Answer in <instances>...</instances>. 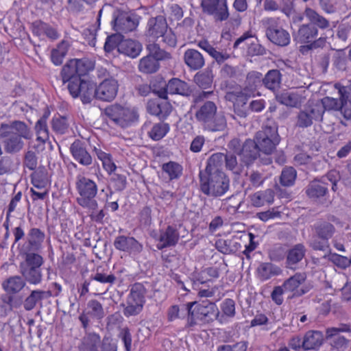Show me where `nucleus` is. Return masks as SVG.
<instances>
[{
    "mask_svg": "<svg viewBox=\"0 0 351 351\" xmlns=\"http://www.w3.org/2000/svg\"><path fill=\"white\" fill-rule=\"evenodd\" d=\"M307 22L301 24L294 35V40L308 50L323 48L326 43V38L319 36V30L331 28L330 21L315 9L306 7Z\"/></svg>",
    "mask_w": 351,
    "mask_h": 351,
    "instance_id": "1",
    "label": "nucleus"
},
{
    "mask_svg": "<svg viewBox=\"0 0 351 351\" xmlns=\"http://www.w3.org/2000/svg\"><path fill=\"white\" fill-rule=\"evenodd\" d=\"M32 136L30 128L23 121L15 120L0 125V139L8 154L20 152L25 146L23 139L30 140Z\"/></svg>",
    "mask_w": 351,
    "mask_h": 351,
    "instance_id": "2",
    "label": "nucleus"
},
{
    "mask_svg": "<svg viewBox=\"0 0 351 351\" xmlns=\"http://www.w3.org/2000/svg\"><path fill=\"white\" fill-rule=\"evenodd\" d=\"M195 118L202 128L208 132H221L227 128L223 112H217V107L212 101H205L195 113Z\"/></svg>",
    "mask_w": 351,
    "mask_h": 351,
    "instance_id": "3",
    "label": "nucleus"
},
{
    "mask_svg": "<svg viewBox=\"0 0 351 351\" xmlns=\"http://www.w3.org/2000/svg\"><path fill=\"white\" fill-rule=\"evenodd\" d=\"M202 193L213 198L224 195L230 189V178L225 173H199Z\"/></svg>",
    "mask_w": 351,
    "mask_h": 351,
    "instance_id": "4",
    "label": "nucleus"
},
{
    "mask_svg": "<svg viewBox=\"0 0 351 351\" xmlns=\"http://www.w3.org/2000/svg\"><path fill=\"white\" fill-rule=\"evenodd\" d=\"M108 122L121 128H126L137 122L139 114L135 107H128L119 104L107 106L103 112Z\"/></svg>",
    "mask_w": 351,
    "mask_h": 351,
    "instance_id": "5",
    "label": "nucleus"
},
{
    "mask_svg": "<svg viewBox=\"0 0 351 351\" xmlns=\"http://www.w3.org/2000/svg\"><path fill=\"white\" fill-rule=\"evenodd\" d=\"M63 84L73 98L80 97L83 104H90L94 99L95 83L88 77L60 75Z\"/></svg>",
    "mask_w": 351,
    "mask_h": 351,
    "instance_id": "6",
    "label": "nucleus"
},
{
    "mask_svg": "<svg viewBox=\"0 0 351 351\" xmlns=\"http://www.w3.org/2000/svg\"><path fill=\"white\" fill-rule=\"evenodd\" d=\"M75 188L78 193L76 202L80 206L88 210L97 208L98 202L95 197L98 186L94 180L84 176H78L76 178Z\"/></svg>",
    "mask_w": 351,
    "mask_h": 351,
    "instance_id": "7",
    "label": "nucleus"
},
{
    "mask_svg": "<svg viewBox=\"0 0 351 351\" xmlns=\"http://www.w3.org/2000/svg\"><path fill=\"white\" fill-rule=\"evenodd\" d=\"M43 258L36 253H27L23 262L19 265L20 273L24 280L30 285H38L43 279L41 266Z\"/></svg>",
    "mask_w": 351,
    "mask_h": 351,
    "instance_id": "8",
    "label": "nucleus"
},
{
    "mask_svg": "<svg viewBox=\"0 0 351 351\" xmlns=\"http://www.w3.org/2000/svg\"><path fill=\"white\" fill-rule=\"evenodd\" d=\"M253 141L261 152L267 155L272 154L280 141L277 125L274 123L265 125L261 130L256 132Z\"/></svg>",
    "mask_w": 351,
    "mask_h": 351,
    "instance_id": "9",
    "label": "nucleus"
},
{
    "mask_svg": "<svg viewBox=\"0 0 351 351\" xmlns=\"http://www.w3.org/2000/svg\"><path fill=\"white\" fill-rule=\"evenodd\" d=\"M265 28V35L274 45L280 47L287 46L290 43L289 33L280 24L277 19L267 18L263 21Z\"/></svg>",
    "mask_w": 351,
    "mask_h": 351,
    "instance_id": "10",
    "label": "nucleus"
},
{
    "mask_svg": "<svg viewBox=\"0 0 351 351\" xmlns=\"http://www.w3.org/2000/svg\"><path fill=\"white\" fill-rule=\"evenodd\" d=\"M322 108L317 106L315 102L308 103L300 110L296 117L295 125L301 128L311 126L314 122H322L323 120Z\"/></svg>",
    "mask_w": 351,
    "mask_h": 351,
    "instance_id": "11",
    "label": "nucleus"
},
{
    "mask_svg": "<svg viewBox=\"0 0 351 351\" xmlns=\"http://www.w3.org/2000/svg\"><path fill=\"white\" fill-rule=\"evenodd\" d=\"M155 94L160 98L167 99V94H178L182 96H189L191 90L189 84L178 78L171 79L167 84L162 82L161 87L158 89H154Z\"/></svg>",
    "mask_w": 351,
    "mask_h": 351,
    "instance_id": "12",
    "label": "nucleus"
},
{
    "mask_svg": "<svg viewBox=\"0 0 351 351\" xmlns=\"http://www.w3.org/2000/svg\"><path fill=\"white\" fill-rule=\"evenodd\" d=\"M94 67V62L88 58L70 60L62 67L60 75L88 77L86 75Z\"/></svg>",
    "mask_w": 351,
    "mask_h": 351,
    "instance_id": "13",
    "label": "nucleus"
},
{
    "mask_svg": "<svg viewBox=\"0 0 351 351\" xmlns=\"http://www.w3.org/2000/svg\"><path fill=\"white\" fill-rule=\"evenodd\" d=\"M112 29L119 34H126L136 29L138 21L127 12L116 10L111 21Z\"/></svg>",
    "mask_w": 351,
    "mask_h": 351,
    "instance_id": "14",
    "label": "nucleus"
},
{
    "mask_svg": "<svg viewBox=\"0 0 351 351\" xmlns=\"http://www.w3.org/2000/svg\"><path fill=\"white\" fill-rule=\"evenodd\" d=\"M119 89L118 81L113 77L104 79L99 86L95 84L94 98L110 102L117 96Z\"/></svg>",
    "mask_w": 351,
    "mask_h": 351,
    "instance_id": "15",
    "label": "nucleus"
},
{
    "mask_svg": "<svg viewBox=\"0 0 351 351\" xmlns=\"http://www.w3.org/2000/svg\"><path fill=\"white\" fill-rule=\"evenodd\" d=\"M113 245L120 252L128 253L135 257L138 256L143 250V245L134 237L119 235L114 238Z\"/></svg>",
    "mask_w": 351,
    "mask_h": 351,
    "instance_id": "16",
    "label": "nucleus"
},
{
    "mask_svg": "<svg viewBox=\"0 0 351 351\" xmlns=\"http://www.w3.org/2000/svg\"><path fill=\"white\" fill-rule=\"evenodd\" d=\"M201 7L204 13L213 16L216 21H226L229 16L226 1L220 3V0H202Z\"/></svg>",
    "mask_w": 351,
    "mask_h": 351,
    "instance_id": "17",
    "label": "nucleus"
},
{
    "mask_svg": "<svg viewBox=\"0 0 351 351\" xmlns=\"http://www.w3.org/2000/svg\"><path fill=\"white\" fill-rule=\"evenodd\" d=\"M105 316L102 304L97 300H90L87 303L86 309L79 316L82 327L86 329L89 326L90 318L101 319Z\"/></svg>",
    "mask_w": 351,
    "mask_h": 351,
    "instance_id": "18",
    "label": "nucleus"
},
{
    "mask_svg": "<svg viewBox=\"0 0 351 351\" xmlns=\"http://www.w3.org/2000/svg\"><path fill=\"white\" fill-rule=\"evenodd\" d=\"M261 150L256 144L255 141L248 138L242 144V149L239 153L241 161L245 165L249 166L260 157Z\"/></svg>",
    "mask_w": 351,
    "mask_h": 351,
    "instance_id": "19",
    "label": "nucleus"
},
{
    "mask_svg": "<svg viewBox=\"0 0 351 351\" xmlns=\"http://www.w3.org/2000/svg\"><path fill=\"white\" fill-rule=\"evenodd\" d=\"M70 152L73 158L80 165L89 166L93 162V158L86 149L85 142L76 139L70 146Z\"/></svg>",
    "mask_w": 351,
    "mask_h": 351,
    "instance_id": "20",
    "label": "nucleus"
},
{
    "mask_svg": "<svg viewBox=\"0 0 351 351\" xmlns=\"http://www.w3.org/2000/svg\"><path fill=\"white\" fill-rule=\"evenodd\" d=\"M90 278L93 283L95 282L99 284L98 290L101 291V293L108 291L117 281V277L114 274L111 272H105L104 269L99 268H97ZM97 294H101V293Z\"/></svg>",
    "mask_w": 351,
    "mask_h": 351,
    "instance_id": "21",
    "label": "nucleus"
},
{
    "mask_svg": "<svg viewBox=\"0 0 351 351\" xmlns=\"http://www.w3.org/2000/svg\"><path fill=\"white\" fill-rule=\"evenodd\" d=\"M167 20L163 16H157L150 18L147 24V34L153 38H160L162 34L167 30Z\"/></svg>",
    "mask_w": 351,
    "mask_h": 351,
    "instance_id": "22",
    "label": "nucleus"
},
{
    "mask_svg": "<svg viewBox=\"0 0 351 351\" xmlns=\"http://www.w3.org/2000/svg\"><path fill=\"white\" fill-rule=\"evenodd\" d=\"M306 276L304 273H296L293 276L287 279L282 287L284 288L285 292H293L294 296H301L306 293L308 290L304 288L298 289L299 287L305 281Z\"/></svg>",
    "mask_w": 351,
    "mask_h": 351,
    "instance_id": "23",
    "label": "nucleus"
},
{
    "mask_svg": "<svg viewBox=\"0 0 351 351\" xmlns=\"http://www.w3.org/2000/svg\"><path fill=\"white\" fill-rule=\"evenodd\" d=\"M263 85V75L261 73L252 71L247 73L244 86L243 94L247 97L254 95L255 92Z\"/></svg>",
    "mask_w": 351,
    "mask_h": 351,
    "instance_id": "24",
    "label": "nucleus"
},
{
    "mask_svg": "<svg viewBox=\"0 0 351 351\" xmlns=\"http://www.w3.org/2000/svg\"><path fill=\"white\" fill-rule=\"evenodd\" d=\"M197 306L200 317V321L209 323L215 320L219 315V310L214 302L208 300L197 303Z\"/></svg>",
    "mask_w": 351,
    "mask_h": 351,
    "instance_id": "25",
    "label": "nucleus"
},
{
    "mask_svg": "<svg viewBox=\"0 0 351 351\" xmlns=\"http://www.w3.org/2000/svg\"><path fill=\"white\" fill-rule=\"evenodd\" d=\"M147 108L149 114L156 116L160 120H164L171 114L172 106L167 101H150Z\"/></svg>",
    "mask_w": 351,
    "mask_h": 351,
    "instance_id": "26",
    "label": "nucleus"
},
{
    "mask_svg": "<svg viewBox=\"0 0 351 351\" xmlns=\"http://www.w3.org/2000/svg\"><path fill=\"white\" fill-rule=\"evenodd\" d=\"M180 239V235L178 230L171 226H168L166 230L160 232L159 237V241L160 243L157 245L158 250L175 246Z\"/></svg>",
    "mask_w": 351,
    "mask_h": 351,
    "instance_id": "27",
    "label": "nucleus"
},
{
    "mask_svg": "<svg viewBox=\"0 0 351 351\" xmlns=\"http://www.w3.org/2000/svg\"><path fill=\"white\" fill-rule=\"evenodd\" d=\"M184 61L186 66L193 71L202 69L205 64L203 55L194 49H188L184 52Z\"/></svg>",
    "mask_w": 351,
    "mask_h": 351,
    "instance_id": "28",
    "label": "nucleus"
},
{
    "mask_svg": "<svg viewBox=\"0 0 351 351\" xmlns=\"http://www.w3.org/2000/svg\"><path fill=\"white\" fill-rule=\"evenodd\" d=\"M224 160H226L224 154L220 152L213 154L207 160L205 169L199 171V173H224L222 171Z\"/></svg>",
    "mask_w": 351,
    "mask_h": 351,
    "instance_id": "29",
    "label": "nucleus"
},
{
    "mask_svg": "<svg viewBox=\"0 0 351 351\" xmlns=\"http://www.w3.org/2000/svg\"><path fill=\"white\" fill-rule=\"evenodd\" d=\"M302 337L304 350H317L323 343V334L318 330H308Z\"/></svg>",
    "mask_w": 351,
    "mask_h": 351,
    "instance_id": "30",
    "label": "nucleus"
},
{
    "mask_svg": "<svg viewBox=\"0 0 351 351\" xmlns=\"http://www.w3.org/2000/svg\"><path fill=\"white\" fill-rule=\"evenodd\" d=\"M316 236L322 240L328 241L332 237L335 232V227L330 222L320 219L313 225Z\"/></svg>",
    "mask_w": 351,
    "mask_h": 351,
    "instance_id": "31",
    "label": "nucleus"
},
{
    "mask_svg": "<svg viewBox=\"0 0 351 351\" xmlns=\"http://www.w3.org/2000/svg\"><path fill=\"white\" fill-rule=\"evenodd\" d=\"M52 295L50 291L33 290L30 294L24 299V308L27 311H32L36 304L44 299H47Z\"/></svg>",
    "mask_w": 351,
    "mask_h": 351,
    "instance_id": "32",
    "label": "nucleus"
},
{
    "mask_svg": "<svg viewBox=\"0 0 351 351\" xmlns=\"http://www.w3.org/2000/svg\"><path fill=\"white\" fill-rule=\"evenodd\" d=\"M142 50L141 44L134 40H122L119 47V52L132 58H136Z\"/></svg>",
    "mask_w": 351,
    "mask_h": 351,
    "instance_id": "33",
    "label": "nucleus"
},
{
    "mask_svg": "<svg viewBox=\"0 0 351 351\" xmlns=\"http://www.w3.org/2000/svg\"><path fill=\"white\" fill-rule=\"evenodd\" d=\"M282 82V74L279 70H269L263 77V85L274 93L278 91Z\"/></svg>",
    "mask_w": 351,
    "mask_h": 351,
    "instance_id": "34",
    "label": "nucleus"
},
{
    "mask_svg": "<svg viewBox=\"0 0 351 351\" xmlns=\"http://www.w3.org/2000/svg\"><path fill=\"white\" fill-rule=\"evenodd\" d=\"M217 250L223 254H231L238 252L241 245L237 239H219L215 243Z\"/></svg>",
    "mask_w": 351,
    "mask_h": 351,
    "instance_id": "35",
    "label": "nucleus"
},
{
    "mask_svg": "<svg viewBox=\"0 0 351 351\" xmlns=\"http://www.w3.org/2000/svg\"><path fill=\"white\" fill-rule=\"evenodd\" d=\"M278 102L289 107H297L301 104V95L295 91H284L276 95Z\"/></svg>",
    "mask_w": 351,
    "mask_h": 351,
    "instance_id": "36",
    "label": "nucleus"
},
{
    "mask_svg": "<svg viewBox=\"0 0 351 351\" xmlns=\"http://www.w3.org/2000/svg\"><path fill=\"white\" fill-rule=\"evenodd\" d=\"M19 165V162L10 156H0V176H9L15 173Z\"/></svg>",
    "mask_w": 351,
    "mask_h": 351,
    "instance_id": "37",
    "label": "nucleus"
},
{
    "mask_svg": "<svg viewBox=\"0 0 351 351\" xmlns=\"http://www.w3.org/2000/svg\"><path fill=\"white\" fill-rule=\"evenodd\" d=\"M183 311H185V317H186V327L192 328L197 324L198 320L200 321L197 302L183 304Z\"/></svg>",
    "mask_w": 351,
    "mask_h": 351,
    "instance_id": "38",
    "label": "nucleus"
},
{
    "mask_svg": "<svg viewBox=\"0 0 351 351\" xmlns=\"http://www.w3.org/2000/svg\"><path fill=\"white\" fill-rule=\"evenodd\" d=\"M23 278L19 276H13L3 281L2 286L8 293H18L25 286Z\"/></svg>",
    "mask_w": 351,
    "mask_h": 351,
    "instance_id": "39",
    "label": "nucleus"
},
{
    "mask_svg": "<svg viewBox=\"0 0 351 351\" xmlns=\"http://www.w3.org/2000/svg\"><path fill=\"white\" fill-rule=\"evenodd\" d=\"M160 66V63L154 57L147 55L139 60L138 69L144 74H152L156 73Z\"/></svg>",
    "mask_w": 351,
    "mask_h": 351,
    "instance_id": "40",
    "label": "nucleus"
},
{
    "mask_svg": "<svg viewBox=\"0 0 351 351\" xmlns=\"http://www.w3.org/2000/svg\"><path fill=\"white\" fill-rule=\"evenodd\" d=\"M306 248L302 243L295 245L287 252V264L291 267L302 260L306 254Z\"/></svg>",
    "mask_w": 351,
    "mask_h": 351,
    "instance_id": "41",
    "label": "nucleus"
},
{
    "mask_svg": "<svg viewBox=\"0 0 351 351\" xmlns=\"http://www.w3.org/2000/svg\"><path fill=\"white\" fill-rule=\"evenodd\" d=\"M328 193V186L324 182L314 180L309 183L306 189V194L311 199L324 197Z\"/></svg>",
    "mask_w": 351,
    "mask_h": 351,
    "instance_id": "42",
    "label": "nucleus"
},
{
    "mask_svg": "<svg viewBox=\"0 0 351 351\" xmlns=\"http://www.w3.org/2000/svg\"><path fill=\"white\" fill-rule=\"evenodd\" d=\"M193 81L202 89L210 88L213 82V74L212 69L206 68L203 71L197 72L194 75Z\"/></svg>",
    "mask_w": 351,
    "mask_h": 351,
    "instance_id": "43",
    "label": "nucleus"
},
{
    "mask_svg": "<svg viewBox=\"0 0 351 351\" xmlns=\"http://www.w3.org/2000/svg\"><path fill=\"white\" fill-rule=\"evenodd\" d=\"M145 293L146 289L144 285L142 283L136 282L132 285L127 300L143 306L145 302Z\"/></svg>",
    "mask_w": 351,
    "mask_h": 351,
    "instance_id": "44",
    "label": "nucleus"
},
{
    "mask_svg": "<svg viewBox=\"0 0 351 351\" xmlns=\"http://www.w3.org/2000/svg\"><path fill=\"white\" fill-rule=\"evenodd\" d=\"M100 342L99 335L88 333L83 337L82 343L79 346V350L80 351H97V347Z\"/></svg>",
    "mask_w": 351,
    "mask_h": 351,
    "instance_id": "45",
    "label": "nucleus"
},
{
    "mask_svg": "<svg viewBox=\"0 0 351 351\" xmlns=\"http://www.w3.org/2000/svg\"><path fill=\"white\" fill-rule=\"evenodd\" d=\"M343 103V101L341 95H339V99L330 97H325L320 101L315 102L317 106H319L322 108V116H324L326 110H340Z\"/></svg>",
    "mask_w": 351,
    "mask_h": 351,
    "instance_id": "46",
    "label": "nucleus"
},
{
    "mask_svg": "<svg viewBox=\"0 0 351 351\" xmlns=\"http://www.w3.org/2000/svg\"><path fill=\"white\" fill-rule=\"evenodd\" d=\"M257 272L259 278L263 280H266L274 276L280 274L281 269L270 263H263L257 268Z\"/></svg>",
    "mask_w": 351,
    "mask_h": 351,
    "instance_id": "47",
    "label": "nucleus"
},
{
    "mask_svg": "<svg viewBox=\"0 0 351 351\" xmlns=\"http://www.w3.org/2000/svg\"><path fill=\"white\" fill-rule=\"evenodd\" d=\"M274 199V192L272 189H267L264 191H258L252 197L253 205L262 206L265 204H271Z\"/></svg>",
    "mask_w": 351,
    "mask_h": 351,
    "instance_id": "48",
    "label": "nucleus"
},
{
    "mask_svg": "<svg viewBox=\"0 0 351 351\" xmlns=\"http://www.w3.org/2000/svg\"><path fill=\"white\" fill-rule=\"evenodd\" d=\"M169 124L164 122H159L153 125L148 132V136L154 141H160L169 132Z\"/></svg>",
    "mask_w": 351,
    "mask_h": 351,
    "instance_id": "49",
    "label": "nucleus"
},
{
    "mask_svg": "<svg viewBox=\"0 0 351 351\" xmlns=\"http://www.w3.org/2000/svg\"><path fill=\"white\" fill-rule=\"evenodd\" d=\"M162 170L168 175L169 180H173L180 178L182 174L183 168L179 163L169 161L162 165Z\"/></svg>",
    "mask_w": 351,
    "mask_h": 351,
    "instance_id": "50",
    "label": "nucleus"
},
{
    "mask_svg": "<svg viewBox=\"0 0 351 351\" xmlns=\"http://www.w3.org/2000/svg\"><path fill=\"white\" fill-rule=\"evenodd\" d=\"M69 45L67 43L62 41L58 45L57 47L53 49L51 51V60L55 65H60L63 62V59L67 54Z\"/></svg>",
    "mask_w": 351,
    "mask_h": 351,
    "instance_id": "51",
    "label": "nucleus"
},
{
    "mask_svg": "<svg viewBox=\"0 0 351 351\" xmlns=\"http://www.w3.org/2000/svg\"><path fill=\"white\" fill-rule=\"evenodd\" d=\"M148 51L147 55L154 57L158 62L160 60H168L171 58V55L164 49H162L158 45L155 43L148 44L146 47Z\"/></svg>",
    "mask_w": 351,
    "mask_h": 351,
    "instance_id": "52",
    "label": "nucleus"
},
{
    "mask_svg": "<svg viewBox=\"0 0 351 351\" xmlns=\"http://www.w3.org/2000/svg\"><path fill=\"white\" fill-rule=\"evenodd\" d=\"M297 171L292 167L283 168L280 176V183L284 186H291L295 183Z\"/></svg>",
    "mask_w": 351,
    "mask_h": 351,
    "instance_id": "53",
    "label": "nucleus"
},
{
    "mask_svg": "<svg viewBox=\"0 0 351 351\" xmlns=\"http://www.w3.org/2000/svg\"><path fill=\"white\" fill-rule=\"evenodd\" d=\"M224 156L226 158L224 163L226 169L231 171L236 175H240L243 170V166L241 164L238 163L237 156L234 154L226 152V154H224Z\"/></svg>",
    "mask_w": 351,
    "mask_h": 351,
    "instance_id": "54",
    "label": "nucleus"
},
{
    "mask_svg": "<svg viewBox=\"0 0 351 351\" xmlns=\"http://www.w3.org/2000/svg\"><path fill=\"white\" fill-rule=\"evenodd\" d=\"M69 123L64 116L54 117L51 121L52 130L57 134H64L68 132Z\"/></svg>",
    "mask_w": 351,
    "mask_h": 351,
    "instance_id": "55",
    "label": "nucleus"
},
{
    "mask_svg": "<svg viewBox=\"0 0 351 351\" xmlns=\"http://www.w3.org/2000/svg\"><path fill=\"white\" fill-rule=\"evenodd\" d=\"M35 130L37 135V141L45 143L49 139V129L45 119L38 120L35 124Z\"/></svg>",
    "mask_w": 351,
    "mask_h": 351,
    "instance_id": "56",
    "label": "nucleus"
},
{
    "mask_svg": "<svg viewBox=\"0 0 351 351\" xmlns=\"http://www.w3.org/2000/svg\"><path fill=\"white\" fill-rule=\"evenodd\" d=\"M287 250L285 246L281 244H276L269 250L268 254L270 260L278 262L284 259L287 256Z\"/></svg>",
    "mask_w": 351,
    "mask_h": 351,
    "instance_id": "57",
    "label": "nucleus"
},
{
    "mask_svg": "<svg viewBox=\"0 0 351 351\" xmlns=\"http://www.w3.org/2000/svg\"><path fill=\"white\" fill-rule=\"evenodd\" d=\"M45 233L39 228H33L28 233V242L32 246L38 247L45 239Z\"/></svg>",
    "mask_w": 351,
    "mask_h": 351,
    "instance_id": "58",
    "label": "nucleus"
},
{
    "mask_svg": "<svg viewBox=\"0 0 351 351\" xmlns=\"http://www.w3.org/2000/svg\"><path fill=\"white\" fill-rule=\"evenodd\" d=\"M122 41L121 35L119 34H112L106 38L104 49L106 53H110L114 49L119 51V44Z\"/></svg>",
    "mask_w": 351,
    "mask_h": 351,
    "instance_id": "59",
    "label": "nucleus"
},
{
    "mask_svg": "<svg viewBox=\"0 0 351 351\" xmlns=\"http://www.w3.org/2000/svg\"><path fill=\"white\" fill-rule=\"evenodd\" d=\"M123 306H124L123 313L127 317L138 315L143 308V305L128 300H126V304H123Z\"/></svg>",
    "mask_w": 351,
    "mask_h": 351,
    "instance_id": "60",
    "label": "nucleus"
},
{
    "mask_svg": "<svg viewBox=\"0 0 351 351\" xmlns=\"http://www.w3.org/2000/svg\"><path fill=\"white\" fill-rule=\"evenodd\" d=\"M185 311H183V304L172 305L167 310V319L169 322H173L177 319H184Z\"/></svg>",
    "mask_w": 351,
    "mask_h": 351,
    "instance_id": "61",
    "label": "nucleus"
},
{
    "mask_svg": "<svg viewBox=\"0 0 351 351\" xmlns=\"http://www.w3.org/2000/svg\"><path fill=\"white\" fill-rule=\"evenodd\" d=\"M110 182L117 191H123L127 186V178L124 175L114 173L110 178Z\"/></svg>",
    "mask_w": 351,
    "mask_h": 351,
    "instance_id": "62",
    "label": "nucleus"
},
{
    "mask_svg": "<svg viewBox=\"0 0 351 351\" xmlns=\"http://www.w3.org/2000/svg\"><path fill=\"white\" fill-rule=\"evenodd\" d=\"M330 261L332 262L336 266L341 269H346L350 266L351 261L346 256H341L337 254H331L329 258Z\"/></svg>",
    "mask_w": 351,
    "mask_h": 351,
    "instance_id": "63",
    "label": "nucleus"
},
{
    "mask_svg": "<svg viewBox=\"0 0 351 351\" xmlns=\"http://www.w3.org/2000/svg\"><path fill=\"white\" fill-rule=\"evenodd\" d=\"M247 343L239 341L232 345H222L218 347L217 351H246Z\"/></svg>",
    "mask_w": 351,
    "mask_h": 351,
    "instance_id": "64",
    "label": "nucleus"
}]
</instances>
